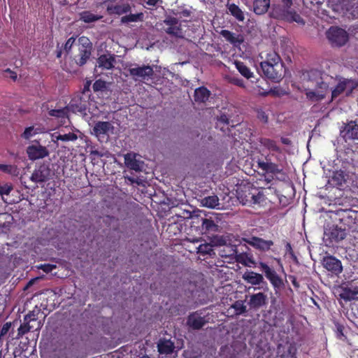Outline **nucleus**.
Instances as JSON below:
<instances>
[{"label":"nucleus","mask_w":358,"mask_h":358,"mask_svg":"<svg viewBox=\"0 0 358 358\" xmlns=\"http://www.w3.org/2000/svg\"><path fill=\"white\" fill-rule=\"evenodd\" d=\"M262 145L273 151L278 150V147H277L276 143H275L272 139L265 138L262 140Z\"/></svg>","instance_id":"de8ad7c7"},{"label":"nucleus","mask_w":358,"mask_h":358,"mask_svg":"<svg viewBox=\"0 0 358 358\" xmlns=\"http://www.w3.org/2000/svg\"><path fill=\"white\" fill-rule=\"evenodd\" d=\"M244 280L252 285H259L262 282L263 277L261 274L249 271L244 274Z\"/></svg>","instance_id":"c85d7f7f"},{"label":"nucleus","mask_w":358,"mask_h":358,"mask_svg":"<svg viewBox=\"0 0 358 358\" xmlns=\"http://www.w3.org/2000/svg\"><path fill=\"white\" fill-rule=\"evenodd\" d=\"M339 135L345 143L349 141L358 140V125L354 121L343 124L342 128L339 130Z\"/></svg>","instance_id":"9d476101"},{"label":"nucleus","mask_w":358,"mask_h":358,"mask_svg":"<svg viewBox=\"0 0 358 358\" xmlns=\"http://www.w3.org/2000/svg\"><path fill=\"white\" fill-rule=\"evenodd\" d=\"M38 134L37 129L34 128L32 126L25 128L24 131L21 134V137L25 140L30 139L32 136Z\"/></svg>","instance_id":"a18cd8bd"},{"label":"nucleus","mask_w":358,"mask_h":358,"mask_svg":"<svg viewBox=\"0 0 358 358\" xmlns=\"http://www.w3.org/2000/svg\"><path fill=\"white\" fill-rule=\"evenodd\" d=\"M230 83L238 87H245L244 81L241 78L233 77L230 79Z\"/></svg>","instance_id":"6e6d98bb"},{"label":"nucleus","mask_w":358,"mask_h":358,"mask_svg":"<svg viewBox=\"0 0 358 358\" xmlns=\"http://www.w3.org/2000/svg\"><path fill=\"white\" fill-rule=\"evenodd\" d=\"M38 269L43 271L45 273H50L53 271L57 266L55 264H39Z\"/></svg>","instance_id":"8fccbe9b"},{"label":"nucleus","mask_w":358,"mask_h":358,"mask_svg":"<svg viewBox=\"0 0 358 358\" xmlns=\"http://www.w3.org/2000/svg\"><path fill=\"white\" fill-rule=\"evenodd\" d=\"M279 201H280V203H281V205H282V206H286L287 205V203H289L287 202V199L285 196H280Z\"/></svg>","instance_id":"052dcab7"},{"label":"nucleus","mask_w":358,"mask_h":358,"mask_svg":"<svg viewBox=\"0 0 358 358\" xmlns=\"http://www.w3.org/2000/svg\"><path fill=\"white\" fill-rule=\"evenodd\" d=\"M327 36L329 41L334 46H343L348 41V34L341 28L331 27L327 32Z\"/></svg>","instance_id":"0eeeda50"},{"label":"nucleus","mask_w":358,"mask_h":358,"mask_svg":"<svg viewBox=\"0 0 358 358\" xmlns=\"http://www.w3.org/2000/svg\"><path fill=\"white\" fill-rule=\"evenodd\" d=\"M124 165L128 169L139 172L142 170V162L136 159L135 154L127 153L124 155Z\"/></svg>","instance_id":"b1692460"},{"label":"nucleus","mask_w":358,"mask_h":358,"mask_svg":"<svg viewBox=\"0 0 358 358\" xmlns=\"http://www.w3.org/2000/svg\"><path fill=\"white\" fill-rule=\"evenodd\" d=\"M105 3L109 14H116L119 15L130 12L131 6H134L132 0H122L117 3L110 0L105 1Z\"/></svg>","instance_id":"6e6552de"},{"label":"nucleus","mask_w":358,"mask_h":358,"mask_svg":"<svg viewBox=\"0 0 358 358\" xmlns=\"http://www.w3.org/2000/svg\"><path fill=\"white\" fill-rule=\"evenodd\" d=\"M260 66L264 76L273 83H279L285 76V69L283 64L272 65L268 63H260Z\"/></svg>","instance_id":"39448f33"},{"label":"nucleus","mask_w":358,"mask_h":358,"mask_svg":"<svg viewBox=\"0 0 358 358\" xmlns=\"http://www.w3.org/2000/svg\"><path fill=\"white\" fill-rule=\"evenodd\" d=\"M221 124L231 127H234L233 122H229V120H228L227 117L224 113H222V115H220V120H218V122H217V126H215V127L217 128H220V130L223 131V127L220 126Z\"/></svg>","instance_id":"79ce46f5"},{"label":"nucleus","mask_w":358,"mask_h":358,"mask_svg":"<svg viewBox=\"0 0 358 358\" xmlns=\"http://www.w3.org/2000/svg\"><path fill=\"white\" fill-rule=\"evenodd\" d=\"M229 11L238 21L243 22L245 20V15L241 9L236 4L231 3L228 6Z\"/></svg>","instance_id":"c9c22d12"},{"label":"nucleus","mask_w":358,"mask_h":358,"mask_svg":"<svg viewBox=\"0 0 358 358\" xmlns=\"http://www.w3.org/2000/svg\"><path fill=\"white\" fill-rule=\"evenodd\" d=\"M260 268H262V273H265L266 278L268 279L274 287H280L282 285V280L273 268L264 263H260Z\"/></svg>","instance_id":"a211bd4d"},{"label":"nucleus","mask_w":358,"mask_h":358,"mask_svg":"<svg viewBox=\"0 0 358 358\" xmlns=\"http://www.w3.org/2000/svg\"><path fill=\"white\" fill-rule=\"evenodd\" d=\"M0 171L12 176H17V174H18V169L16 165L0 164Z\"/></svg>","instance_id":"ea45409f"},{"label":"nucleus","mask_w":358,"mask_h":358,"mask_svg":"<svg viewBox=\"0 0 358 358\" xmlns=\"http://www.w3.org/2000/svg\"><path fill=\"white\" fill-rule=\"evenodd\" d=\"M92 43L88 38L83 36L78 39V52L73 57V60L78 66H83L87 62L92 55Z\"/></svg>","instance_id":"7ed1b4c3"},{"label":"nucleus","mask_w":358,"mask_h":358,"mask_svg":"<svg viewBox=\"0 0 358 358\" xmlns=\"http://www.w3.org/2000/svg\"><path fill=\"white\" fill-rule=\"evenodd\" d=\"M322 266L327 269L328 272L331 273L335 276H338L343 272V266L341 262L333 255H327L322 259Z\"/></svg>","instance_id":"1a4fd4ad"},{"label":"nucleus","mask_w":358,"mask_h":358,"mask_svg":"<svg viewBox=\"0 0 358 358\" xmlns=\"http://www.w3.org/2000/svg\"><path fill=\"white\" fill-rule=\"evenodd\" d=\"M262 197V194L258 193V194L255 195L252 194L251 199L252 201H253V203H259V199Z\"/></svg>","instance_id":"bf43d9fd"},{"label":"nucleus","mask_w":358,"mask_h":358,"mask_svg":"<svg viewBox=\"0 0 358 358\" xmlns=\"http://www.w3.org/2000/svg\"><path fill=\"white\" fill-rule=\"evenodd\" d=\"M234 64L238 72L245 78L250 79L253 77V73L243 62L235 61Z\"/></svg>","instance_id":"72a5a7b5"},{"label":"nucleus","mask_w":358,"mask_h":358,"mask_svg":"<svg viewBox=\"0 0 358 358\" xmlns=\"http://www.w3.org/2000/svg\"><path fill=\"white\" fill-rule=\"evenodd\" d=\"M344 213L346 214V217L349 219L355 220V216H357V213L349 210H344Z\"/></svg>","instance_id":"13d9d810"},{"label":"nucleus","mask_w":358,"mask_h":358,"mask_svg":"<svg viewBox=\"0 0 358 358\" xmlns=\"http://www.w3.org/2000/svg\"><path fill=\"white\" fill-rule=\"evenodd\" d=\"M115 62V56L110 53L101 55L97 59L98 67L103 70L112 69Z\"/></svg>","instance_id":"412c9836"},{"label":"nucleus","mask_w":358,"mask_h":358,"mask_svg":"<svg viewBox=\"0 0 358 358\" xmlns=\"http://www.w3.org/2000/svg\"><path fill=\"white\" fill-rule=\"evenodd\" d=\"M271 0H254L253 10L257 15H262L268 11Z\"/></svg>","instance_id":"a878e982"},{"label":"nucleus","mask_w":358,"mask_h":358,"mask_svg":"<svg viewBox=\"0 0 358 358\" xmlns=\"http://www.w3.org/2000/svg\"><path fill=\"white\" fill-rule=\"evenodd\" d=\"M51 116H55L57 117H64L67 113H49Z\"/></svg>","instance_id":"69168bd1"},{"label":"nucleus","mask_w":358,"mask_h":358,"mask_svg":"<svg viewBox=\"0 0 358 358\" xmlns=\"http://www.w3.org/2000/svg\"><path fill=\"white\" fill-rule=\"evenodd\" d=\"M245 243L261 252H267L273 245V241L251 236L244 239Z\"/></svg>","instance_id":"f8f14e48"},{"label":"nucleus","mask_w":358,"mask_h":358,"mask_svg":"<svg viewBox=\"0 0 358 358\" xmlns=\"http://www.w3.org/2000/svg\"><path fill=\"white\" fill-rule=\"evenodd\" d=\"M42 327V322H37L36 325L30 324V322H23L17 329V335H16V338H22L23 336L29 331H39Z\"/></svg>","instance_id":"4be33fe9"},{"label":"nucleus","mask_w":358,"mask_h":358,"mask_svg":"<svg viewBox=\"0 0 358 358\" xmlns=\"http://www.w3.org/2000/svg\"><path fill=\"white\" fill-rule=\"evenodd\" d=\"M80 20L85 23H91L99 20L101 15L92 13L91 11L84 10L79 14Z\"/></svg>","instance_id":"2f4dec72"},{"label":"nucleus","mask_w":358,"mask_h":358,"mask_svg":"<svg viewBox=\"0 0 358 358\" xmlns=\"http://www.w3.org/2000/svg\"><path fill=\"white\" fill-rule=\"evenodd\" d=\"M258 117L262 121V122L266 123L268 122V116L266 115V113H260V115H259Z\"/></svg>","instance_id":"680f3d73"},{"label":"nucleus","mask_w":358,"mask_h":358,"mask_svg":"<svg viewBox=\"0 0 358 358\" xmlns=\"http://www.w3.org/2000/svg\"><path fill=\"white\" fill-rule=\"evenodd\" d=\"M270 16L277 20L291 22V4L282 2L273 4Z\"/></svg>","instance_id":"423d86ee"},{"label":"nucleus","mask_w":358,"mask_h":358,"mask_svg":"<svg viewBox=\"0 0 358 358\" xmlns=\"http://www.w3.org/2000/svg\"><path fill=\"white\" fill-rule=\"evenodd\" d=\"M206 323L207 321L205 317H201L197 312L190 313L187 318V327L194 330L201 329Z\"/></svg>","instance_id":"f3484780"},{"label":"nucleus","mask_w":358,"mask_h":358,"mask_svg":"<svg viewBox=\"0 0 358 358\" xmlns=\"http://www.w3.org/2000/svg\"><path fill=\"white\" fill-rule=\"evenodd\" d=\"M292 284H293L294 287L297 289L301 293H304L305 290L308 289V285L306 283H302L300 285L298 281H296L293 277V280H292Z\"/></svg>","instance_id":"09e8293b"},{"label":"nucleus","mask_w":358,"mask_h":358,"mask_svg":"<svg viewBox=\"0 0 358 358\" xmlns=\"http://www.w3.org/2000/svg\"><path fill=\"white\" fill-rule=\"evenodd\" d=\"M11 327V323L6 322L3 325H2L1 331H0V336H4L9 331L10 328Z\"/></svg>","instance_id":"4d7b16f0"},{"label":"nucleus","mask_w":358,"mask_h":358,"mask_svg":"<svg viewBox=\"0 0 358 358\" xmlns=\"http://www.w3.org/2000/svg\"><path fill=\"white\" fill-rule=\"evenodd\" d=\"M220 34L234 48H240L241 45L244 42V36L241 34H235L227 29H222Z\"/></svg>","instance_id":"dca6fc26"},{"label":"nucleus","mask_w":358,"mask_h":358,"mask_svg":"<svg viewBox=\"0 0 358 358\" xmlns=\"http://www.w3.org/2000/svg\"><path fill=\"white\" fill-rule=\"evenodd\" d=\"M197 252L201 255H210L213 253V248H212V245L209 243L201 244L197 248Z\"/></svg>","instance_id":"a19ab883"},{"label":"nucleus","mask_w":358,"mask_h":358,"mask_svg":"<svg viewBox=\"0 0 358 358\" xmlns=\"http://www.w3.org/2000/svg\"><path fill=\"white\" fill-rule=\"evenodd\" d=\"M76 38L73 36L70 37L64 44V49L69 53L72 48L73 44L74 43Z\"/></svg>","instance_id":"864d4df0"},{"label":"nucleus","mask_w":358,"mask_h":358,"mask_svg":"<svg viewBox=\"0 0 358 358\" xmlns=\"http://www.w3.org/2000/svg\"><path fill=\"white\" fill-rule=\"evenodd\" d=\"M347 174L342 170L336 171L332 173L331 177L329 178V184L330 185L339 188L346 182Z\"/></svg>","instance_id":"5701e85b"},{"label":"nucleus","mask_w":358,"mask_h":358,"mask_svg":"<svg viewBox=\"0 0 358 358\" xmlns=\"http://www.w3.org/2000/svg\"><path fill=\"white\" fill-rule=\"evenodd\" d=\"M266 294L262 292H258L250 296V301H248V304L250 310H257L266 305Z\"/></svg>","instance_id":"6ab92c4d"},{"label":"nucleus","mask_w":358,"mask_h":358,"mask_svg":"<svg viewBox=\"0 0 358 358\" xmlns=\"http://www.w3.org/2000/svg\"><path fill=\"white\" fill-rule=\"evenodd\" d=\"M201 231L208 234L217 231V225L211 219H201Z\"/></svg>","instance_id":"c756f323"},{"label":"nucleus","mask_w":358,"mask_h":358,"mask_svg":"<svg viewBox=\"0 0 358 358\" xmlns=\"http://www.w3.org/2000/svg\"><path fill=\"white\" fill-rule=\"evenodd\" d=\"M357 87L358 80L337 78L336 85L331 89V100H336L339 96H349Z\"/></svg>","instance_id":"f03ea898"},{"label":"nucleus","mask_w":358,"mask_h":358,"mask_svg":"<svg viewBox=\"0 0 358 358\" xmlns=\"http://www.w3.org/2000/svg\"><path fill=\"white\" fill-rule=\"evenodd\" d=\"M43 315V313L40 310V308L37 306H35V308L32 310V311L28 313V314L25 315L24 318H23V322L25 323H37V322H41L39 320V316Z\"/></svg>","instance_id":"7c9ffc66"},{"label":"nucleus","mask_w":358,"mask_h":358,"mask_svg":"<svg viewBox=\"0 0 358 358\" xmlns=\"http://www.w3.org/2000/svg\"><path fill=\"white\" fill-rule=\"evenodd\" d=\"M92 88L94 92H103L107 89V83L106 81L99 79L94 83Z\"/></svg>","instance_id":"37998d69"},{"label":"nucleus","mask_w":358,"mask_h":358,"mask_svg":"<svg viewBox=\"0 0 358 358\" xmlns=\"http://www.w3.org/2000/svg\"><path fill=\"white\" fill-rule=\"evenodd\" d=\"M164 30L171 36L182 38L184 36L181 22L175 17H168L164 20Z\"/></svg>","instance_id":"9b49d317"},{"label":"nucleus","mask_w":358,"mask_h":358,"mask_svg":"<svg viewBox=\"0 0 358 358\" xmlns=\"http://www.w3.org/2000/svg\"><path fill=\"white\" fill-rule=\"evenodd\" d=\"M159 0H147L146 3L149 6H155Z\"/></svg>","instance_id":"0e129e2a"},{"label":"nucleus","mask_w":358,"mask_h":358,"mask_svg":"<svg viewBox=\"0 0 358 358\" xmlns=\"http://www.w3.org/2000/svg\"><path fill=\"white\" fill-rule=\"evenodd\" d=\"M224 358H238V355L233 354V355H227Z\"/></svg>","instance_id":"774afa93"},{"label":"nucleus","mask_w":358,"mask_h":358,"mask_svg":"<svg viewBox=\"0 0 358 358\" xmlns=\"http://www.w3.org/2000/svg\"><path fill=\"white\" fill-rule=\"evenodd\" d=\"M261 63H268L272 65H276L277 64H283L281 61V58L278 53L275 52H269L266 55L265 61Z\"/></svg>","instance_id":"4c0bfd02"},{"label":"nucleus","mask_w":358,"mask_h":358,"mask_svg":"<svg viewBox=\"0 0 358 358\" xmlns=\"http://www.w3.org/2000/svg\"><path fill=\"white\" fill-rule=\"evenodd\" d=\"M201 206L213 209L219 206V199L215 195L206 196L201 199Z\"/></svg>","instance_id":"f704fd0d"},{"label":"nucleus","mask_w":358,"mask_h":358,"mask_svg":"<svg viewBox=\"0 0 358 358\" xmlns=\"http://www.w3.org/2000/svg\"><path fill=\"white\" fill-rule=\"evenodd\" d=\"M143 17V14L142 13H136V14H129L124 15L122 17L121 22L122 23H129V22H134L141 21Z\"/></svg>","instance_id":"58836bf2"},{"label":"nucleus","mask_w":358,"mask_h":358,"mask_svg":"<svg viewBox=\"0 0 358 358\" xmlns=\"http://www.w3.org/2000/svg\"><path fill=\"white\" fill-rule=\"evenodd\" d=\"M232 308H234V310L237 312L238 315H243L247 312V308H245V306L241 301H237L234 302V306H232Z\"/></svg>","instance_id":"49530a36"},{"label":"nucleus","mask_w":358,"mask_h":358,"mask_svg":"<svg viewBox=\"0 0 358 358\" xmlns=\"http://www.w3.org/2000/svg\"><path fill=\"white\" fill-rule=\"evenodd\" d=\"M258 168L262 169V171H264L266 173H275L278 171V168H277V165L267 159H258Z\"/></svg>","instance_id":"bb28decb"},{"label":"nucleus","mask_w":358,"mask_h":358,"mask_svg":"<svg viewBox=\"0 0 358 358\" xmlns=\"http://www.w3.org/2000/svg\"><path fill=\"white\" fill-rule=\"evenodd\" d=\"M128 71L133 80L143 83L152 80L155 74L153 67L148 64L140 66L134 64L128 69Z\"/></svg>","instance_id":"20e7f679"},{"label":"nucleus","mask_w":358,"mask_h":358,"mask_svg":"<svg viewBox=\"0 0 358 358\" xmlns=\"http://www.w3.org/2000/svg\"><path fill=\"white\" fill-rule=\"evenodd\" d=\"M77 138L76 135L73 132H69L68 134H58L57 136H56V139H57V141H61L62 142L74 141Z\"/></svg>","instance_id":"c03bdc74"},{"label":"nucleus","mask_w":358,"mask_h":358,"mask_svg":"<svg viewBox=\"0 0 358 358\" xmlns=\"http://www.w3.org/2000/svg\"><path fill=\"white\" fill-rule=\"evenodd\" d=\"M302 83L303 90L306 92V99L313 102L324 99L329 92V85L327 83L329 76L321 71L312 69L299 73L297 76Z\"/></svg>","instance_id":"f257e3e1"},{"label":"nucleus","mask_w":358,"mask_h":358,"mask_svg":"<svg viewBox=\"0 0 358 358\" xmlns=\"http://www.w3.org/2000/svg\"><path fill=\"white\" fill-rule=\"evenodd\" d=\"M50 173L51 171L45 164L39 165L38 167L34 170V172L30 176V180L36 183H43L48 181L50 179Z\"/></svg>","instance_id":"ddd939ff"},{"label":"nucleus","mask_w":358,"mask_h":358,"mask_svg":"<svg viewBox=\"0 0 358 358\" xmlns=\"http://www.w3.org/2000/svg\"><path fill=\"white\" fill-rule=\"evenodd\" d=\"M12 190V185L10 184H4L0 185V195H9Z\"/></svg>","instance_id":"603ef678"},{"label":"nucleus","mask_w":358,"mask_h":358,"mask_svg":"<svg viewBox=\"0 0 358 358\" xmlns=\"http://www.w3.org/2000/svg\"><path fill=\"white\" fill-rule=\"evenodd\" d=\"M343 326L342 325H337V334H338V337L341 338L343 336Z\"/></svg>","instance_id":"e2e57ef3"},{"label":"nucleus","mask_w":358,"mask_h":358,"mask_svg":"<svg viewBox=\"0 0 358 358\" xmlns=\"http://www.w3.org/2000/svg\"><path fill=\"white\" fill-rule=\"evenodd\" d=\"M324 236L330 243H338L346 237V231L342 228L334 226L325 231Z\"/></svg>","instance_id":"2eb2a0df"},{"label":"nucleus","mask_w":358,"mask_h":358,"mask_svg":"<svg viewBox=\"0 0 358 358\" xmlns=\"http://www.w3.org/2000/svg\"><path fill=\"white\" fill-rule=\"evenodd\" d=\"M45 108L48 110V112H65L64 109H55L52 108L49 110L48 108V105L43 104L42 106L43 111L45 110ZM66 112H83L85 110V108H83L82 106H78L77 105H74L72 101H71L70 104L66 107Z\"/></svg>","instance_id":"473e14b6"},{"label":"nucleus","mask_w":358,"mask_h":358,"mask_svg":"<svg viewBox=\"0 0 358 358\" xmlns=\"http://www.w3.org/2000/svg\"><path fill=\"white\" fill-rule=\"evenodd\" d=\"M174 344L170 340L162 339L157 343V350L161 355H171L173 352Z\"/></svg>","instance_id":"393cba45"},{"label":"nucleus","mask_w":358,"mask_h":358,"mask_svg":"<svg viewBox=\"0 0 358 358\" xmlns=\"http://www.w3.org/2000/svg\"><path fill=\"white\" fill-rule=\"evenodd\" d=\"M358 295L357 289H352L350 288H345L343 289L342 294H341V298L345 301H354L357 299Z\"/></svg>","instance_id":"e433bc0d"},{"label":"nucleus","mask_w":358,"mask_h":358,"mask_svg":"<svg viewBox=\"0 0 358 358\" xmlns=\"http://www.w3.org/2000/svg\"><path fill=\"white\" fill-rule=\"evenodd\" d=\"M27 155L30 160L35 161L48 157V151L45 147L40 144L31 145L27 148Z\"/></svg>","instance_id":"4468645a"},{"label":"nucleus","mask_w":358,"mask_h":358,"mask_svg":"<svg viewBox=\"0 0 358 358\" xmlns=\"http://www.w3.org/2000/svg\"><path fill=\"white\" fill-rule=\"evenodd\" d=\"M3 76L6 78H10L13 81H15L17 77V73L15 71H11L10 69H6L3 71Z\"/></svg>","instance_id":"5fc2aeb1"},{"label":"nucleus","mask_w":358,"mask_h":358,"mask_svg":"<svg viewBox=\"0 0 358 358\" xmlns=\"http://www.w3.org/2000/svg\"><path fill=\"white\" fill-rule=\"evenodd\" d=\"M110 129V123L108 122H99L93 127V134L96 137L107 134Z\"/></svg>","instance_id":"cd10ccee"},{"label":"nucleus","mask_w":358,"mask_h":358,"mask_svg":"<svg viewBox=\"0 0 358 358\" xmlns=\"http://www.w3.org/2000/svg\"><path fill=\"white\" fill-rule=\"evenodd\" d=\"M62 50L61 48H58L56 51V57L57 58H60L62 57Z\"/></svg>","instance_id":"338daca9"},{"label":"nucleus","mask_w":358,"mask_h":358,"mask_svg":"<svg viewBox=\"0 0 358 358\" xmlns=\"http://www.w3.org/2000/svg\"><path fill=\"white\" fill-rule=\"evenodd\" d=\"M211 92L206 87H199L194 90V101L196 104L206 103L210 99Z\"/></svg>","instance_id":"aec40b11"},{"label":"nucleus","mask_w":358,"mask_h":358,"mask_svg":"<svg viewBox=\"0 0 358 358\" xmlns=\"http://www.w3.org/2000/svg\"><path fill=\"white\" fill-rule=\"evenodd\" d=\"M257 336H258V341L260 342V343L258 344V348L263 350V351H265V355H266V358H269V354L268 353V352L266 350H268V345H266V341H262V340H261V337L262 336V335H257Z\"/></svg>","instance_id":"3c124183"}]
</instances>
